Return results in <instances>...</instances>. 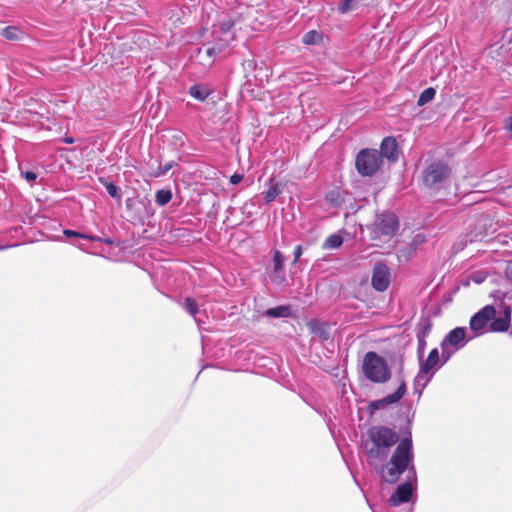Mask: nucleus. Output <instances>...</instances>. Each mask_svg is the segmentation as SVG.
<instances>
[{"mask_svg": "<svg viewBox=\"0 0 512 512\" xmlns=\"http://www.w3.org/2000/svg\"><path fill=\"white\" fill-rule=\"evenodd\" d=\"M406 471V480L397 486L388 500L393 507L408 503L416 493L417 473L414 465L413 442L410 431L397 444L390 460L382 466L381 477L385 482L394 484Z\"/></svg>", "mask_w": 512, "mask_h": 512, "instance_id": "nucleus-1", "label": "nucleus"}, {"mask_svg": "<svg viewBox=\"0 0 512 512\" xmlns=\"http://www.w3.org/2000/svg\"><path fill=\"white\" fill-rule=\"evenodd\" d=\"M366 434L368 440L364 443V450L371 466L384 462L389 456L390 449L400 443L397 432L388 426H372Z\"/></svg>", "mask_w": 512, "mask_h": 512, "instance_id": "nucleus-2", "label": "nucleus"}, {"mask_svg": "<svg viewBox=\"0 0 512 512\" xmlns=\"http://www.w3.org/2000/svg\"><path fill=\"white\" fill-rule=\"evenodd\" d=\"M451 173V168L446 162L432 161L423 171V184L429 190L438 192L450 185Z\"/></svg>", "mask_w": 512, "mask_h": 512, "instance_id": "nucleus-3", "label": "nucleus"}, {"mask_svg": "<svg viewBox=\"0 0 512 512\" xmlns=\"http://www.w3.org/2000/svg\"><path fill=\"white\" fill-rule=\"evenodd\" d=\"M362 369L369 381L378 384L388 382L392 374L386 359L374 351L365 354Z\"/></svg>", "mask_w": 512, "mask_h": 512, "instance_id": "nucleus-4", "label": "nucleus"}, {"mask_svg": "<svg viewBox=\"0 0 512 512\" xmlns=\"http://www.w3.org/2000/svg\"><path fill=\"white\" fill-rule=\"evenodd\" d=\"M472 340L466 327H455L450 330L440 342L444 360H450L456 352L464 348Z\"/></svg>", "mask_w": 512, "mask_h": 512, "instance_id": "nucleus-5", "label": "nucleus"}, {"mask_svg": "<svg viewBox=\"0 0 512 512\" xmlns=\"http://www.w3.org/2000/svg\"><path fill=\"white\" fill-rule=\"evenodd\" d=\"M382 164L381 154L375 149H362L358 152L355 159L356 170L363 177L375 175Z\"/></svg>", "mask_w": 512, "mask_h": 512, "instance_id": "nucleus-6", "label": "nucleus"}, {"mask_svg": "<svg viewBox=\"0 0 512 512\" xmlns=\"http://www.w3.org/2000/svg\"><path fill=\"white\" fill-rule=\"evenodd\" d=\"M496 315V309L493 305H486L476 312L469 321L470 339L480 337L489 331L490 321Z\"/></svg>", "mask_w": 512, "mask_h": 512, "instance_id": "nucleus-7", "label": "nucleus"}, {"mask_svg": "<svg viewBox=\"0 0 512 512\" xmlns=\"http://www.w3.org/2000/svg\"><path fill=\"white\" fill-rule=\"evenodd\" d=\"M399 228L397 216L392 212H385L377 216L374 223V233L378 236L391 238Z\"/></svg>", "mask_w": 512, "mask_h": 512, "instance_id": "nucleus-8", "label": "nucleus"}, {"mask_svg": "<svg viewBox=\"0 0 512 512\" xmlns=\"http://www.w3.org/2000/svg\"><path fill=\"white\" fill-rule=\"evenodd\" d=\"M235 22L229 15H222L213 26L212 34L214 38H219L223 42L222 46L228 45L235 38L233 27Z\"/></svg>", "mask_w": 512, "mask_h": 512, "instance_id": "nucleus-9", "label": "nucleus"}, {"mask_svg": "<svg viewBox=\"0 0 512 512\" xmlns=\"http://www.w3.org/2000/svg\"><path fill=\"white\" fill-rule=\"evenodd\" d=\"M448 361L443 358V350L440 354L438 348H433L425 360L423 358L419 360V370L433 377Z\"/></svg>", "mask_w": 512, "mask_h": 512, "instance_id": "nucleus-10", "label": "nucleus"}, {"mask_svg": "<svg viewBox=\"0 0 512 512\" xmlns=\"http://www.w3.org/2000/svg\"><path fill=\"white\" fill-rule=\"evenodd\" d=\"M371 285L378 292H383L389 287L390 270L385 263L377 262L374 264Z\"/></svg>", "mask_w": 512, "mask_h": 512, "instance_id": "nucleus-11", "label": "nucleus"}, {"mask_svg": "<svg viewBox=\"0 0 512 512\" xmlns=\"http://www.w3.org/2000/svg\"><path fill=\"white\" fill-rule=\"evenodd\" d=\"M512 309L509 305L503 304L501 315L495 317L490 321V332H507L511 325Z\"/></svg>", "mask_w": 512, "mask_h": 512, "instance_id": "nucleus-12", "label": "nucleus"}, {"mask_svg": "<svg viewBox=\"0 0 512 512\" xmlns=\"http://www.w3.org/2000/svg\"><path fill=\"white\" fill-rule=\"evenodd\" d=\"M272 260H273V269L269 274V278H270L271 282H273L277 285L283 284L286 281V275H285V269H284L285 257L279 250H275L273 252Z\"/></svg>", "mask_w": 512, "mask_h": 512, "instance_id": "nucleus-13", "label": "nucleus"}, {"mask_svg": "<svg viewBox=\"0 0 512 512\" xmlns=\"http://www.w3.org/2000/svg\"><path fill=\"white\" fill-rule=\"evenodd\" d=\"M407 392V386L404 380L401 381L396 391L385 396L382 399L372 401L369 405L371 410H378L384 405H391L399 402Z\"/></svg>", "mask_w": 512, "mask_h": 512, "instance_id": "nucleus-14", "label": "nucleus"}, {"mask_svg": "<svg viewBox=\"0 0 512 512\" xmlns=\"http://www.w3.org/2000/svg\"><path fill=\"white\" fill-rule=\"evenodd\" d=\"M381 157L387 158L391 162H395L399 157V149L396 139L394 137H385L380 145Z\"/></svg>", "mask_w": 512, "mask_h": 512, "instance_id": "nucleus-15", "label": "nucleus"}, {"mask_svg": "<svg viewBox=\"0 0 512 512\" xmlns=\"http://www.w3.org/2000/svg\"><path fill=\"white\" fill-rule=\"evenodd\" d=\"M63 234L67 237V238H80V239H85V240H89V241H93V242H103V243H106L108 245H113V240L110 239V238H102V237H98V236H95L93 234H88V233H80V232H77L75 230H71V229H65L63 231Z\"/></svg>", "mask_w": 512, "mask_h": 512, "instance_id": "nucleus-16", "label": "nucleus"}, {"mask_svg": "<svg viewBox=\"0 0 512 512\" xmlns=\"http://www.w3.org/2000/svg\"><path fill=\"white\" fill-rule=\"evenodd\" d=\"M263 315L269 318H290L293 312L290 305H279L265 310Z\"/></svg>", "mask_w": 512, "mask_h": 512, "instance_id": "nucleus-17", "label": "nucleus"}, {"mask_svg": "<svg viewBox=\"0 0 512 512\" xmlns=\"http://www.w3.org/2000/svg\"><path fill=\"white\" fill-rule=\"evenodd\" d=\"M432 376L426 373H422L421 370L418 371L415 379H414V393L421 397L424 388L428 385V383L432 380Z\"/></svg>", "mask_w": 512, "mask_h": 512, "instance_id": "nucleus-18", "label": "nucleus"}, {"mask_svg": "<svg viewBox=\"0 0 512 512\" xmlns=\"http://www.w3.org/2000/svg\"><path fill=\"white\" fill-rule=\"evenodd\" d=\"M210 94L211 90L201 84H194L189 88V95L200 102L205 101Z\"/></svg>", "mask_w": 512, "mask_h": 512, "instance_id": "nucleus-19", "label": "nucleus"}, {"mask_svg": "<svg viewBox=\"0 0 512 512\" xmlns=\"http://www.w3.org/2000/svg\"><path fill=\"white\" fill-rule=\"evenodd\" d=\"M1 35L11 41H20L25 37L24 31L16 26H8L2 29Z\"/></svg>", "mask_w": 512, "mask_h": 512, "instance_id": "nucleus-20", "label": "nucleus"}, {"mask_svg": "<svg viewBox=\"0 0 512 512\" xmlns=\"http://www.w3.org/2000/svg\"><path fill=\"white\" fill-rule=\"evenodd\" d=\"M325 201L331 207L338 208L344 203V198L340 190L332 189L326 193Z\"/></svg>", "mask_w": 512, "mask_h": 512, "instance_id": "nucleus-21", "label": "nucleus"}, {"mask_svg": "<svg viewBox=\"0 0 512 512\" xmlns=\"http://www.w3.org/2000/svg\"><path fill=\"white\" fill-rule=\"evenodd\" d=\"M432 322L429 318H421L416 326V337L426 339L431 333Z\"/></svg>", "mask_w": 512, "mask_h": 512, "instance_id": "nucleus-22", "label": "nucleus"}, {"mask_svg": "<svg viewBox=\"0 0 512 512\" xmlns=\"http://www.w3.org/2000/svg\"><path fill=\"white\" fill-rule=\"evenodd\" d=\"M183 309L191 315L194 320L199 324L200 320L197 318V315L199 313V306L194 298L192 297H186L184 299V302L182 304Z\"/></svg>", "mask_w": 512, "mask_h": 512, "instance_id": "nucleus-23", "label": "nucleus"}, {"mask_svg": "<svg viewBox=\"0 0 512 512\" xmlns=\"http://www.w3.org/2000/svg\"><path fill=\"white\" fill-rule=\"evenodd\" d=\"M99 182L106 188L108 194L116 199L117 201H121L122 194L121 189L114 183L107 181L105 178H99Z\"/></svg>", "mask_w": 512, "mask_h": 512, "instance_id": "nucleus-24", "label": "nucleus"}, {"mask_svg": "<svg viewBox=\"0 0 512 512\" xmlns=\"http://www.w3.org/2000/svg\"><path fill=\"white\" fill-rule=\"evenodd\" d=\"M343 244V237L339 234H332L326 238L324 241L322 248L325 250L328 249H337Z\"/></svg>", "mask_w": 512, "mask_h": 512, "instance_id": "nucleus-25", "label": "nucleus"}, {"mask_svg": "<svg viewBox=\"0 0 512 512\" xmlns=\"http://www.w3.org/2000/svg\"><path fill=\"white\" fill-rule=\"evenodd\" d=\"M309 327L311 329V332L315 335H318L323 341L328 340L329 333L326 329V325L321 322H311L309 324Z\"/></svg>", "mask_w": 512, "mask_h": 512, "instance_id": "nucleus-26", "label": "nucleus"}, {"mask_svg": "<svg viewBox=\"0 0 512 512\" xmlns=\"http://www.w3.org/2000/svg\"><path fill=\"white\" fill-rule=\"evenodd\" d=\"M436 96V89L433 87H428L424 89L421 94L419 95V98L417 100L418 106H424L427 103L431 102Z\"/></svg>", "mask_w": 512, "mask_h": 512, "instance_id": "nucleus-27", "label": "nucleus"}, {"mask_svg": "<svg viewBox=\"0 0 512 512\" xmlns=\"http://www.w3.org/2000/svg\"><path fill=\"white\" fill-rule=\"evenodd\" d=\"M172 199V192L169 189L158 190L155 194V202L159 206L168 204Z\"/></svg>", "mask_w": 512, "mask_h": 512, "instance_id": "nucleus-28", "label": "nucleus"}, {"mask_svg": "<svg viewBox=\"0 0 512 512\" xmlns=\"http://www.w3.org/2000/svg\"><path fill=\"white\" fill-rule=\"evenodd\" d=\"M281 193V190L278 185H272L269 189L264 193V202L269 204L273 202Z\"/></svg>", "mask_w": 512, "mask_h": 512, "instance_id": "nucleus-29", "label": "nucleus"}, {"mask_svg": "<svg viewBox=\"0 0 512 512\" xmlns=\"http://www.w3.org/2000/svg\"><path fill=\"white\" fill-rule=\"evenodd\" d=\"M320 38V35L315 30L308 31L303 36V43L306 45H313L316 44L318 39Z\"/></svg>", "mask_w": 512, "mask_h": 512, "instance_id": "nucleus-30", "label": "nucleus"}, {"mask_svg": "<svg viewBox=\"0 0 512 512\" xmlns=\"http://www.w3.org/2000/svg\"><path fill=\"white\" fill-rule=\"evenodd\" d=\"M355 0H344L338 6V11L342 14H345L351 11L354 8Z\"/></svg>", "mask_w": 512, "mask_h": 512, "instance_id": "nucleus-31", "label": "nucleus"}, {"mask_svg": "<svg viewBox=\"0 0 512 512\" xmlns=\"http://www.w3.org/2000/svg\"><path fill=\"white\" fill-rule=\"evenodd\" d=\"M176 163L174 161H170L165 163L164 165H159L158 171L155 173L156 177H160L165 175L169 170H171Z\"/></svg>", "mask_w": 512, "mask_h": 512, "instance_id": "nucleus-32", "label": "nucleus"}, {"mask_svg": "<svg viewBox=\"0 0 512 512\" xmlns=\"http://www.w3.org/2000/svg\"><path fill=\"white\" fill-rule=\"evenodd\" d=\"M426 346V339L417 338V357L419 360L423 358Z\"/></svg>", "mask_w": 512, "mask_h": 512, "instance_id": "nucleus-33", "label": "nucleus"}, {"mask_svg": "<svg viewBox=\"0 0 512 512\" xmlns=\"http://www.w3.org/2000/svg\"><path fill=\"white\" fill-rule=\"evenodd\" d=\"M172 139H173V144L177 147H183L184 146V143H185V140H184V135L183 133L181 132H176L173 136H172Z\"/></svg>", "mask_w": 512, "mask_h": 512, "instance_id": "nucleus-34", "label": "nucleus"}, {"mask_svg": "<svg viewBox=\"0 0 512 512\" xmlns=\"http://www.w3.org/2000/svg\"><path fill=\"white\" fill-rule=\"evenodd\" d=\"M302 254H303L302 246L301 245H297L295 247V249H294V252H293V256H294L293 263H292L293 265L296 264L300 260Z\"/></svg>", "mask_w": 512, "mask_h": 512, "instance_id": "nucleus-35", "label": "nucleus"}, {"mask_svg": "<svg viewBox=\"0 0 512 512\" xmlns=\"http://www.w3.org/2000/svg\"><path fill=\"white\" fill-rule=\"evenodd\" d=\"M470 278H471L475 283L480 284V283H482V282L485 280L486 276H485V275H483L481 272H475V273L471 274Z\"/></svg>", "mask_w": 512, "mask_h": 512, "instance_id": "nucleus-36", "label": "nucleus"}, {"mask_svg": "<svg viewBox=\"0 0 512 512\" xmlns=\"http://www.w3.org/2000/svg\"><path fill=\"white\" fill-rule=\"evenodd\" d=\"M243 180V175L239 173H234L230 176V183L233 185L239 184Z\"/></svg>", "mask_w": 512, "mask_h": 512, "instance_id": "nucleus-37", "label": "nucleus"}, {"mask_svg": "<svg viewBox=\"0 0 512 512\" xmlns=\"http://www.w3.org/2000/svg\"><path fill=\"white\" fill-rule=\"evenodd\" d=\"M504 128L509 132L510 138H512V116L507 117L504 121Z\"/></svg>", "mask_w": 512, "mask_h": 512, "instance_id": "nucleus-38", "label": "nucleus"}, {"mask_svg": "<svg viewBox=\"0 0 512 512\" xmlns=\"http://www.w3.org/2000/svg\"><path fill=\"white\" fill-rule=\"evenodd\" d=\"M23 177L28 181L32 182L35 181L37 178V174L34 171H26L23 173Z\"/></svg>", "mask_w": 512, "mask_h": 512, "instance_id": "nucleus-39", "label": "nucleus"}, {"mask_svg": "<svg viewBox=\"0 0 512 512\" xmlns=\"http://www.w3.org/2000/svg\"><path fill=\"white\" fill-rule=\"evenodd\" d=\"M506 277L512 280V260L508 261L505 268Z\"/></svg>", "mask_w": 512, "mask_h": 512, "instance_id": "nucleus-40", "label": "nucleus"}, {"mask_svg": "<svg viewBox=\"0 0 512 512\" xmlns=\"http://www.w3.org/2000/svg\"><path fill=\"white\" fill-rule=\"evenodd\" d=\"M220 50L221 49H216L215 47H209L205 50V53L209 58H213Z\"/></svg>", "mask_w": 512, "mask_h": 512, "instance_id": "nucleus-41", "label": "nucleus"}, {"mask_svg": "<svg viewBox=\"0 0 512 512\" xmlns=\"http://www.w3.org/2000/svg\"><path fill=\"white\" fill-rule=\"evenodd\" d=\"M64 143L66 144H73L74 143V138L73 137H68L66 136L64 139H63Z\"/></svg>", "mask_w": 512, "mask_h": 512, "instance_id": "nucleus-42", "label": "nucleus"}, {"mask_svg": "<svg viewBox=\"0 0 512 512\" xmlns=\"http://www.w3.org/2000/svg\"><path fill=\"white\" fill-rule=\"evenodd\" d=\"M508 333H509L510 336H512V329L508 330Z\"/></svg>", "mask_w": 512, "mask_h": 512, "instance_id": "nucleus-43", "label": "nucleus"}, {"mask_svg": "<svg viewBox=\"0 0 512 512\" xmlns=\"http://www.w3.org/2000/svg\"><path fill=\"white\" fill-rule=\"evenodd\" d=\"M409 512H412V510L410 509V511H409Z\"/></svg>", "mask_w": 512, "mask_h": 512, "instance_id": "nucleus-44", "label": "nucleus"}]
</instances>
